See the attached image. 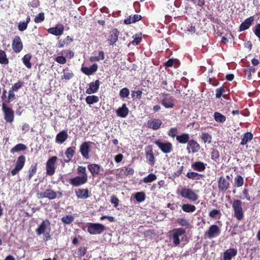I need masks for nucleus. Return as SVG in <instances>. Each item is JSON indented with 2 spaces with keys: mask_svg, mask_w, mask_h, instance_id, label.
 <instances>
[{
  "mask_svg": "<svg viewBox=\"0 0 260 260\" xmlns=\"http://www.w3.org/2000/svg\"><path fill=\"white\" fill-rule=\"evenodd\" d=\"M142 92L141 90L133 91L132 92V96L134 99H140L141 98Z\"/></svg>",
  "mask_w": 260,
  "mask_h": 260,
  "instance_id": "6e6d98bb",
  "label": "nucleus"
},
{
  "mask_svg": "<svg viewBox=\"0 0 260 260\" xmlns=\"http://www.w3.org/2000/svg\"><path fill=\"white\" fill-rule=\"evenodd\" d=\"M254 20V18L253 16H251L248 18H247L244 22H243L240 25V30L244 31L245 30L249 28L250 26L251 25L252 22Z\"/></svg>",
  "mask_w": 260,
  "mask_h": 260,
  "instance_id": "c85d7f7f",
  "label": "nucleus"
},
{
  "mask_svg": "<svg viewBox=\"0 0 260 260\" xmlns=\"http://www.w3.org/2000/svg\"><path fill=\"white\" fill-rule=\"evenodd\" d=\"M64 27L61 24L57 25L54 27H51L48 29L49 33L55 35L60 36L62 34Z\"/></svg>",
  "mask_w": 260,
  "mask_h": 260,
  "instance_id": "412c9836",
  "label": "nucleus"
},
{
  "mask_svg": "<svg viewBox=\"0 0 260 260\" xmlns=\"http://www.w3.org/2000/svg\"><path fill=\"white\" fill-rule=\"evenodd\" d=\"M50 222L49 220L45 219L43 220L36 230L37 235L40 236L42 234H45L47 232L49 233L50 231Z\"/></svg>",
  "mask_w": 260,
  "mask_h": 260,
  "instance_id": "39448f33",
  "label": "nucleus"
},
{
  "mask_svg": "<svg viewBox=\"0 0 260 260\" xmlns=\"http://www.w3.org/2000/svg\"><path fill=\"white\" fill-rule=\"evenodd\" d=\"M225 90L224 87H220L216 89V98L217 99L220 98L222 95L224 98L226 94H225Z\"/></svg>",
  "mask_w": 260,
  "mask_h": 260,
  "instance_id": "49530a36",
  "label": "nucleus"
},
{
  "mask_svg": "<svg viewBox=\"0 0 260 260\" xmlns=\"http://www.w3.org/2000/svg\"><path fill=\"white\" fill-rule=\"evenodd\" d=\"M200 149V145L194 140H191L187 143L186 150L188 153H195Z\"/></svg>",
  "mask_w": 260,
  "mask_h": 260,
  "instance_id": "4468645a",
  "label": "nucleus"
},
{
  "mask_svg": "<svg viewBox=\"0 0 260 260\" xmlns=\"http://www.w3.org/2000/svg\"><path fill=\"white\" fill-rule=\"evenodd\" d=\"M37 171V164L31 167V170L29 171L28 180H30Z\"/></svg>",
  "mask_w": 260,
  "mask_h": 260,
  "instance_id": "4d7b16f0",
  "label": "nucleus"
},
{
  "mask_svg": "<svg viewBox=\"0 0 260 260\" xmlns=\"http://www.w3.org/2000/svg\"><path fill=\"white\" fill-rule=\"evenodd\" d=\"M220 233V230L219 228L216 225H212L205 233V236L209 239H211L218 236Z\"/></svg>",
  "mask_w": 260,
  "mask_h": 260,
  "instance_id": "6e6552de",
  "label": "nucleus"
},
{
  "mask_svg": "<svg viewBox=\"0 0 260 260\" xmlns=\"http://www.w3.org/2000/svg\"><path fill=\"white\" fill-rule=\"evenodd\" d=\"M134 173V170L131 167H126L125 168V170L124 172V174L125 175H133Z\"/></svg>",
  "mask_w": 260,
  "mask_h": 260,
  "instance_id": "69168bd1",
  "label": "nucleus"
},
{
  "mask_svg": "<svg viewBox=\"0 0 260 260\" xmlns=\"http://www.w3.org/2000/svg\"><path fill=\"white\" fill-rule=\"evenodd\" d=\"M237 253V251L235 249L230 248L226 250L224 253V260H231Z\"/></svg>",
  "mask_w": 260,
  "mask_h": 260,
  "instance_id": "c756f323",
  "label": "nucleus"
},
{
  "mask_svg": "<svg viewBox=\"0 0 260 260\" xmlns=\"http://www.w3.org/2000/svg\"><path fill=\"white\" fill-rule=\"evenodd\" d=\"M22 82L19 81L15 83L12 87V90H17L19 89L22 86Z\"/></svg>",
  "mask_w": 260,
  "mask_h": 260,
  "instance_id": "e2e57ef3",
  "label": "nucleus"
},
{
  "mask_svg": "<svg viewBox=\"0 0 260 260\" xmlns=\"http://www.w3.org/2000/svg\"><path fill=\"white\" fill-rule=\"evenodd\" d=\"M192 168L197 171H204L206 169V164L201 161H197L192 164Z\"/></svg>",
  "mask_w": 260,
  "mask_h": 260,
  "instance_id": "473e14b6",
  "label": "nucleus"
},
{
  "mask_svg": "<svg viewBox=\"0 0 260 260\" xmlns=\"http://www.w3.org/2000/svg\"><path fill=\"white\" fill-rule=\"evenodd\" d=\"M25 161V157L23 155L19 156L16 163L15 168L11 171V174L13 176L16 175L24 167Z\"/></svg>",
  "mask_w": 260,
  "mask_h": 260,
  "instance_id": "0eeeda50",
  "label": "nucleus"
},
{
  "mask_svg": "<svg viewBox=\"0 0 260 260\" xmlns=\"http://www.w3.org/2000/svg\"><path fill=\"white\" fill-rule=\"evenodd\" d=\"M177 222L179 225L183 226H188L190 225L189 222L185 218H178Z\"/></svg>",
  "mask_w": 260,
  "mask_h": 260,
  "instance_id": "603ef678",
  "label": "nucleus"
},
{
  "mask_svg": "<svg viewBox=\"0 0 260 260\" xmlns=\"http://www.w3.org/2000/svg\"><path fill=\"white\" fill-rule=\"evenodd\" d=\"M182 209L185 212H193L196 210V208L194 205L185 204L182 206Z\"/></svg>",
  "mask_w": 260,
  "mask_h": 260,
  "instance_id": "58836bf2",
  "label": "nucleus"
},
{
  "mask_svg": "<svg viewBox=\"0 0 260 260\" xmlns=\"http://www.w3.org/2000/svg\"><path fill=\"white\" fill-rule=\"evenodd\" d=\"M129 110L125 104H123L121 107H119L116 111V115L121 118H125L128 114Z\"/></svg>",
  "mask_w": 260,
  "mask_h": 260,
  "instance_id": "6ab92c4d",
  "label": "nucleus"
},
{
  "mask_svg": "<svg viewBox=\"0 0 260 260\" xmlns=\"http://www.w3.org/2000/svg\"><path fill=\"white\" fill-rule=\"evenodd\" d=\"M129 94V91L128 88L125 87L121 89L119 92V95L122 98H127Z\"/></svg>",
  "mask_w": 260,
  "mask_h": 260,
  "instance_id": "09e8293b",
  "label": "nucleus"
},
{
  "mask_svg": "<svg viewBox=\"0 0 260 260\" xmlns=\"http://www.w3.org/2000/svg\"><path fill=\"white\" fill-rule=\"evenodd\" d=\"M186 176L188 178L192 180H199L204 176L203 175L199 174L194 172H189Z\"/></svg>",
  "mask_w": 260,
  "mask_h": 260,
  "instance_id": "4c0bfd02",
  "label": "nucleus"
},
{
  "mask_svg": "<svg viewBox=\"0 0 260 260\" xmlns=\"http://www.w3.org/2000/svg\"><path fill=\"white\" fill-rule=\"evenodd\" d=\"M76 195L78 199H86L89 197V190L87 188L79 189L76 191Z\"/></svg>",
  "mask_w": 260,
  "mask_h": 260,
  "instance_id": "bb28decb",
  "label": "nucleus"
},
{
  "mask_svg": "<svg viewBox=\"0 0 260 260\" xmlns=\"http://www.w3.org/2000/svg\"><path fill=\"white\" fill-rule=\"evenodd\" d=\"M91 143L90 142H85L80 146V152L82 156L86 159H88L89 157V153L90 150V145Z\"/></svg>",
  "mask_w": 260,
  "mask_h": 260,
  "instance_id": "f8f14e48",
  "label": "nucleus"
},
{
  "mask_svg": "<svg viewBox=\"0 0 260 260\" xmlns=\"http://www.w3.org/2000/svg\"><path fill=\"white\" fill-rule=\"evenodd\" d=\"M55 61L60 64H64L66 62V59L62 56H59L56 57Z\"/></svg>",
  "mask_w": 260,
  "mask_h": 260,
  "instance_id": "052dcab7",
  "label": "nucleus"
},
{
  "mask_svg": "<svg viewBox=\"0 0 260 260\" xmlns=\"http://www.w3.org/2000/svg\"><path fill=\"white\" fill-rule=\"evenodd\" d=\"M201 139L203 140L205 143L210 144L212 141V136L207 133H203L201 136Z\"/></svg>",
  "mask_w": 260,
  "mask_h": 260,
  "instance_id": "c03bdc74",
  "label": "nucleus"
},
{
  "mask_svg": "<svg viewBox=\"0 0 260 260\" xmlns=\"http://www.w3.org/2000/svg\"><path fill=\"white\" fill-rule=\"evenodd\" d=\"M230 186V183L223 177H220L218 180V186L219 190L225 192Z\"/></svg>",
  "mask_w": 260,
  "mask_h": 260,
  "instance_id": "f3484780",
  "label": "nucleus"
},
{
  "mask_svg": "<svg viewBox=\"0 0 260 260\" xmlns=\"http://www.w3.org/2000/svg\"><path fill=\"white\" fill-rule=\"evenodd\" d=\"M9 63L8 59L4 51L0 50V63L7 64Z\"/></svg>",
  "mask_w": 260,
  "mask_h": 260,
  "instance_id": "a19ab883",
  "label": "nucleus"
},
{
  "mask_svg": "<svg viewBox=\"0 0 260 260\" xmlns=\"http://www.w3.org/2000/svg\"><path fill=\"white\" fill-rule=\"evenodd\" d=\"M26 149V147L23 144H17L15 147L11 149V153H15L19 151L24 150Z\"/></svg>",
  "mask_w": 260,
  "mask_h": 260,
  "instance_id": "79ce46f5",
  "label": "nucleus"
},
{
  "mask_svg": "<svg viewBox=\"0 0 260 260\" xmlns=\"http://www.w3.org/2000/svg\"><path fill=\"white\" fill-rule=\"evenodd\" d=\"M88 178L83 176H77L76 177L71 178L70 180V183L75 186H79L82 185L87 181Z\"/></svg>",
  "mask_w": 260,
  "mask_h": 260,
  "instance_id": "2eb2a0df",
  "label": "nucleus"
},
{
  "mask_svg": "<svg viewBox=\"0 0 260 260\" xmlns=\"http://www.w3.org/2000/svg\"><path fill=\"white\" fill-rule=\"evenodd\" d=\"M253 138V135L250 132H247L241 136V145H246L248 142L251 141Z\"/></svg>",
  "mask_w": 260,
  "mask_h": 260,
  "instance_id": "2f4dec72",
  "label": "nucleus"
},
{
  "mask_svg": "<svg viewBox=\"0 0 260 260\" xmlns=\"http://www.w3.org/2000/svg\"><path fill=\"white\" fill-rule=\"evenodd\" d=\"M156 176L153 173L149 174L147 176L143 178L141 181L145 183H149L152 182L153 181L156 180Z\"/></svg>",
  "mask_w": 260,
  "mask_h": 260,
  "instance_id": "c9c22d12",
  "label": "nucleus"
},
{
  "mask_svg": "<svg viewBox=\"0 0 260 260\" xmlns=\"http://www.w3.org/2000/svg\"><path fill=\"white\" fill-rule=\"evenodd\" d=\"M232 207L234 212V216L238 220H241L244 217V213L240 200H235L232 203Z\"/></svg>",
  "mask_w": 260,
  "mask_h": 260,
  "instance_id": "f03ea898",
  "label": "nucleus"
},
{
  "mask_svg": "<svg viewBox=\"0 0 260 260\" xmlns=\"http://www.w3.org/2000/svg\"><path fill=\"white\" fill-rule=\"evenodd\" d=\"M57 159L56 156H52L46 163V172L49 175H52L55 173L54 165Z\"/></svg>",
  "mask_w": 260,
  "mask_h": 260,
  "instance_id": "9d476101",
  "label": "nucleus"
},
{
  "mask_svg": "<svg viewBox=\"0 0 260 260\" xmlns=\"http://www.w3.org/2000/svg\"><path fill=\"white\" fill-rule=\"evenodd\" d=\"M12 48L16 53L20 52L22 49V43L19 37H15L12 44Z\"/></svg>",
  "mask_w": 260,
  "mask_h": 260,
  "instance_id": "dca6fc26",
  "label": "nucleus"
},
{
  "mask_svg": "<svg viewBox=\"0 0 260 260\" xmlns=\"http://www.w3.org/2000/svg\"><path fill=\"white\" fill-rule=\"evenodd\" d=\"M68 138V134L67 131H62L56 136L55 141L57 143L61 144L64 143Z\"/></svg>",
  "mask_w": 260,
  "mask_h": 260,
  "instance_id": "4be33fe9",
  "label": "nucleus"
},
{
  "mask_svg": "<svg viewBox=\"0 0 260 260\" xmlns=\"http://www.w3.org/2000/svg\"><path fill=\"white\" fill-rule=\"evenodd\" d=\"M242 193L244 196V197L243 198V199H246L248 201H250L251 200V197L248 194V190L247 189L244 188L243 190Z\"/></svg>",
  "mask_w": 260,
  "mask_h": 260,
  "instance_id": "0e129e2a",
  "label": "nucleus"
},
{
  "mask_svg": "<svg viewBox=\"0 0 260 260\" xmlns=\"http://www.w3.org/2000/svg\"><path fill=\"white\" fill-rule=\"evenodd\" d=\"M73 77L72 72H65L61 76L62 79L70 80Z\"/></svg>",
  "mask_w": 260,
  "mask_h": 260,
  "instance_id": "bf43d9fd",
  "label": "nucleus"
},
{
  "mask_svg": "<svg viewBox=\"0 0 260 260\" xmlns=\"http://www.w3.org/2000/svg\"><path fill=\"white\" fill-rule=\"evenodd\" d=\"M180 195L182 198L187 199L191 202H196L199 198L194 191L188 188H183L180 192Z\"/></svg>",
  "mask_w": 260,
  "mask_h": 260,
  "instance_id": "7ed1b4c3",
  "label": "nucleus"
},
{
  "mask_svg": "<svg viewBox=\"0 0 260 260\" xmlns=\"http://www.w3.org/2000/svg\"><path fill=\"white\" fill-rule=\"evenodd\" d=\"M119 32L117 29H114L110 32V35L109 37L108 42L110 45H113L116 43L118 40Z\"/></svg>",
  "mask_w": 260,
  "mask_h": 260,
  "instance_id": "b1692460",
  "label": "nucleus"
},
{
  "mask_svg": "<svg viewBox=\"0 0 260 260\" xmlns=\"http://www.w3.org/2000/svg\"><path fill=\"white\" fill-rule=\"evenodd\" d=\"M162 124L161 121L158 119H151L148 120L147 124L149 128L154 130L158 129Z\"/></svg>",
  "mask_w": 260,
  "mask_h": 260,
  "instance_id": "5701e85b",
  "label": "nucleus"
},
{
  "mask_svg": "<svg viewBox=\"0 0 260 260\" xmlns=\"http://www.w3.org/2000/svg\"><path fill=\"white\" fill-rule=\"evenodd\" d=\"M186 231L182 228H176L171 232L170 239L173 241L174 246H178L185 236Z\"/></svg>",
  "mask_w": 260,
  "mask_h": 260,
  "instance_id": "f257e3e1",
  "label": "nucleus"
},
{
  "mask_svg": "<svg viewBox=\"0 0 260 260\" xmlns=\"http://www.w3.org/2000/svg\"><path fill=\"white\" fill-rule=\"evenodd\" d=\"M45 16L44 13H40L39 15L35 18V22L39 23L43 22L44 20Z\"/></svg>",
  "mask_w": 260,
  "mask_h": 260,
  "instance_id": "864d4df0",
  "label": "nucleus"
},
{
  "mask_svg": "<svg viewBox=\"0 0 260 260\" xmlns=\"http://www.w3.org/2000/svg\"><path fill=\"white\" fill-rule=\"evenodd\" d=\"M74 220V216L72 215H68L61 218L62 222L65 224H69Z\"/></svg>",
  "mask_w": 260,
  "mask_h": 260,
  "instance_id": "37998d69",
  "label": "nucleus"
},
{
  "mask_svg": "<svg viewBox=\"0 0 260 260\" xmlns=\"http://www.w3.org/2000/svg\"><path fill=\"white\" fill-rule=\"evenodd\" d=\"M27 27V24L26 23H25L24 22H20L18 25V29L20 31H24L25 30Z\"/></svg>",
  "mask_w": 260,
  "mask_h": 260,
  "instance_id": "13d9d810",
  "label": "nucleus"
},
{
  "mask_svg": "<svg viewBox=\"0 0 260 260\" xmlns=\"http://www.w3.org/2000/svg\"><path fill=\"white\" fill-rule=\"evenodd\" d=\"M88 169L92 176L94 177L100 173V166L95 164H90L88 166Z\"/></svg>",
  "mask_w": 260,
  "mask_h": 260,
  "instance_id": "a878e982",
  "label": "nucleus"
},
{
  "mask_svg": "<svg viewBox=\"0 0 260 260\" xmlns=\"http://www.w3.org/2000/svg\"><path fill=\"white\" fill-rule=\"evenodd\" d=\"M100 85V82L98 80H96L95 82H91L89 84V87L86 90V93L91 94L96 92L99 88Z\"/></svg>",
  "mask_w": 260,
  "mask_h": 260,
  "instance_id": "a211bd4d",
  "label": "nucleus"
},
{
  "mask_svg": "<svg viewBox=\"0 0 260 260\" xmlns=\"http://www.w3.org/2000/svg\"><path fill=\"white\" fill-rule=\"evenodd\" d=\"M37 197L39 199L48 198L50 200H53L56 198V193L55 191L51 189H46L44 192H38Z\"/></svg>",
  "mask_w": 260,
  "mask_h": 260,
  "instance_id": "ddd939ff",
  "label": "nucleus"
},
{
  "mask_svg": "<svg viewBox=\"0 0 260 260\" xmlns=\"http://www.w3.org/2000/svg\"><path fill=\"white\" fill-rule=\"evenodd\" d=\"M86 249L84 247H80L78 249V254L79 255L82 256L86 253Z\"/></svg>",
  "mask_w": 260,
  "mask_h": 260,
  "instance_id": "338daca9",
  "label": "nucleus"
},
{
  "mask_svg": "<svg viewBox=\"0 0 260 260\" xmlns=\"http://www.w3.org/2000/svg\"><path fill=\"white\" fill-rule=\"evenodd\" d=\"M146 157L147 162L151 165H153L155 163L154 157L153 154L152 148L151 146L148 147L146 152Z\"/></svg>",
  "mask_w": 260,
  "mask_h": 260,
  "instance_id": "393cba45",
  "label": "nucleus"
},
{
  "mask_svg": "<svg viewBox=\"0 0 260 260\" xmlns=\"http://www.w3.org/2000/svg\"><path fill=\"white\" fill-rule=\"evenodd\" d=\"M105 58V54L103 51H100L99 56H91L89 58L91 61H99L100 60H103Z\"/></svg>",
  "mask_w": 260,
  "mask_h": 260,
  "instance_id": "a18cd8bd",
  "label": "nucleus"
},
{
  "mask_svg": "<svg viewBox=\"0 0 260 260\" xmlns=\"http://www.w3.org/2000/svg\"><path fill=\"white\" fill-rule=\"evenodd\" d=\"M161 104L166 108H172L174 106V100L172 96L168 94H162Z\"/></svg>",
  "mask_w": 260,
  "mask_h": 260,
  "instance_id": "423d86ee",
  "label": "nucleus"
},
{
  "mask_svg": "<svg viewBox=\"0 0 260 260\" xmlns=\"http://www.w3.org/2000/svg\"><path fill=\"white\" fill-rule=\"evenodd\" d=\"M214 118L216 121L223 123L226 120V117L221 113L216 112L214 114Z\"/></svg>",
  "mask_w": 260,
  "mask_h": 260,
  "instance_id": "ea45409f",
  "label": "nucleus"
},
{
  "mask_svg": "<svg viewBox=\"0 0 260 260\" xmlns=\"http://www.w3.org/2000/svg\"><path fill=\"white\" fill-rule=\"evenodd\" d=\"M254 33L258 38H260V24H258L255 26Z\"/></svg>",
  "mask_w": 260,
  "mask_h": 260,
  "instance_id": "774afa93",
  "label": "nucleus"
},
{
  "mask_svg": "<svg viewBox=\"0 0 260 260\" xmlns=\"http://www.w3.org/2000/svg\"><path fill=\"white\" fill-rule=\"evenodd\" d=\"M98 68V64L96 63H93L91 66L89 67H82L81 71L85 75L89 76L96 72Z\"/></svg>",
  "mask_w": 260,
  "mask_h": 260,
  "instance_id": "aec40b11",
  "label": "nucleus"
},
{
  "mask_svg": "<svg viewBox=\"0 0 260 260\" xmlns=\"http://www.w3.org/2000/svg\"><path fill=\"white\" fill-rule=\"evenodd\" d=\"M77 172L79 174H82V175L81 176L86 177V178H88L85 167H84V166L78 167V168H77Z\"/></svg>",
  "mask_w": 260,
  "mask_h": 260,
  "instance_id": "3c124183",
  "label": "nucleus"
},
{
  "mask_svg": "<svg viewBox=\"0 0 260 260\" xmlns=\"http://www.w3.org/2000/svg\"><path fill=\"white\" fill-rule=\"evenodd\" d=\"M75 153V147H70L67 148L65 152V155L67 157L64 159L65 162H69L72 158Z\"/></svg>",
  "mask_w": 260,
  "mask_h": 260,
  "instance_id": "cd10ccee",
  "label": "nucleus"
},
{
  "mask_svg": "<svg viewBox=\"0 0 260 260\" xmlns=\"http://www.w3.org/2000/svg\"><path fill=\"white\" fill-rule=\"evenodd\" d=\"M189 135L187 133H183L176 136V140L181 144L188 143L189 141Z\"/></svg>",
  "mask_w": 260,
  "mask_h": 260,
  "instance_id": "7c9ffc66",
  "label": "nucleus"
},
{
  "mask_svg": "<svg viewBox=\"0 0 260 260\" xmlns=\"http://www.w3.org/2000/svg\"><path fill=\"white\" fill-rule=\"evenodd\" d=\"M105 226L101 223H89L87 227V231L91 235L101 234L105 230Z\"/></svg>",
  "mask_w": 260,
  "mask_h": 260,
  "instance_id": "20e7f679",
  "label": "nucleus"
},
{
  "mask_svg": "<svg viewBox=\"0 0 260 260\" xmlns=\"http://www.w3.org/2000/svg\"><path fill=\"white\" fill-rule=\"evenodd\" d=\"M2 109L4 113L5 119L7 122H12L14 120V112L12 110L8 107L5 104H2Z\"/></svg>",
  "mask_w": 260,
  "mask_h": 260,
  "instance_id": "1a4fd4ad",
  "label": "nucleus"
},
{
  "mask_svg": "<svg viewBox=\"0 0 260 260\" xmlns=\"http://www.w3.org/2000/svg\"><path fill=\"white\" fill-rule=\"evenodd\" d=\"M31 57V55L30 53H28L25 54L22 59L23 63L28 69H31L32 67L31 63L30 62Z\"/></svg>",
  "mask_w": 260,
  "mask_h": 260,
  "instance_id": "72a5a7b5",
  "label": "nucleus"
},
{
  "mask_svg": "<svg viewBox=\"0 0 260 260\" xmlns=\"http://www.w3.org/2000/svg\"><path fill=\"white\" fill-rule=\"evenodd\" d=\"M111 202L115 207H116L118 205L119 200L116 197L113 196L111 198Z\"/></svg>",
  "mask_w": 260,
  "mask_h": 260,
  "instance_id": "680f3d73",
  "label": "nucleus"
},
{
  "mask_svg": "<svg viewBox=\"0 0 260 260\" xmlns=\"http://www.w3.org/2000/svg\"><path fill=\"white\" fill-rule=\"evenodd\" d=\"M136 200L138 202H142L144 201L145 199V193L143 192H137L135 194V196Z\"/></svg>",
  "mask_w": 260,
  "mask_h": 260,
  "instance_id": "de8ad7c7",
  "label": "nucleus"
},
{
  "mask_svg": "<svg viewBox=\"0 0 260 260\" xmlns=\"http://www.w3.org/2000/svg\"><path fill=\"white\" fill-rule=\"evenodd\" d=\"M155 144L165 153H170L172 150V144L170 142H161L159 141L155 142Z\"/></svg>",
  "mask_w": 260,
  "mask_h": 260,
  "instance_id": "9b49d317",
  "label": "nucleus"
},
{
  "mask_svg": "<svg viewBox=\"0 0 260 260\" xmlns=\"http://www.w3.org/2000/svg\"><path fill=\"white\" fill-rule=\"evenodd\" d=\"M86 102L89 105L98 103L99 101V98L96 95H89L85 99Z\"/></svg>",
  "mask_w": 260,
  "mask_h": 260,
  "instance_id": "e433bc0d",
  "label": "nucleus"
},
{
  "mask_svg": "<svg viewBox=\"0 0 260 260\" xmlns=\"http://www.w3.org/2000/svg\"><path fill=\"white\" fill-rule=\"evenodd\" d=\"M178 133V129L176 127H173L169 129L168 131V134L169 136L172 138L176 137L177 134Z\"/></svg>",
  "mask_w": 260,
  "mask_h": 260,
  "instance_id": "5fc2aeb1",
  "label": "nucleus"
},
{
  "mask_svg": "<svg viewBox=\"0 0 260 260\" xmlns=\"http://www.w3.org/2000/svg\"><path fill=\"white\" fill-rule=\"evenodd\" d=\"M141 16L138 14H135L129 17L124 20V23L126 24L135 23L141 19Z\"/></svg>",
  "mask_w": 260,
  "mask_h": 260,
  "instance_id": "f704fd0d",
  "label": "nucleus"
},
{
  "mask_svg": "<svg viewBox=\"0 0 260 260\" xmlns=\"http://www.w3.org/2000/svg\"><path fill=\"white\" fill-rule=\"evenodd\" d=\"M235 181L236 185L238 187L242 186L244 184V179L243 177L240 175L236 176Z\"/></svg>",
  "mask_w": 260,
  "mask_h": 260,
  "instance_id": "8fccbe9b",
  "label": "nucleus"
}]
</instances>
